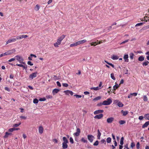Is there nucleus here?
Here are the masks:
<instances>
[{"mask_svg": "<svg viewBox=\"0 0 149 149\" xmlns=\"http://www.w3.org/2000/svg\"><path fill=\"white\" fill-rule=\"evenodd\" d=\"M112 101L111 98H109L107 100L104 101L102 102V104L104 105H107L110 104Z\"/></svg>", "mask_w": 149, "mask_h": 149, "instance_id": "nucleus-1", "label": "nucleus"}, {"mask_svg": "<svg viewBox=\"0 0 149 149\" xmlns=\"http://www.w3.org/2000/svg\"><path fill=\"white\" fill-rule=\"evenodd\" d=\"M16 59L19 62L21 63H22L24 64V63L23 62L24 59L21 56L19 55H17L15 56Z\"/></svg>", "mask_w": 149, "mask_h": 149, "instance_id": "nucleus-2", "label": "nucleus"}, {"mask_svg": "<svg viewBox=\"0 0 149 149\" xmlns=\"http://www.w3.org/2000/svg\"><path fill=\"white\" fill-rule=\"evenodd\" d=\"M37 72H36L35 73H33L32 74L30 75L29 77V78L30 79H32L36 77H37Z\"/></svg>", "mask_w": 149, "mask_h": 149, "instance_id": "nucleus-3", "label": "nucleus"}, {"mask_svg": "<svg viewBox=\"0 0 149 149\" xmlns=\"http://www.w3.org/2000/svg\"><path fill=\"white\" fill-rule=\"evenodd\" d=\"M87 137L88 139L91 143L93 141V139L95 138L93 136L91 135H88Z\"/></svg>", "mask_w": 149, "mask_h": 149, "instance_id": "nucleus-4", "label": "nucleus"}, {"mask_svg": "<svg viewBox=\"0 0 149 149\" xmlns=\"http://www.w3.org/2000/svg\"><path fill=\"white\" fill-rule=\"evenodd\" d=\"M17 40V37H16V38H12L9 39L6 42V44H8L9 43L14 42L16 41Z\"/></svg>", "mask_w": 149, "mask_h": 149, "instance_id": "nucleus-5", "label": "nucleus"}, {"mask_svg": "<svg viewBox=\"0 0 149 149\" xmlns=\"http://www.w3.org/2000/svg\"><path fill=\"white\" fill-rule=\"evenodd\" d=\"M77 132L73 134L74 136H79L81 132L79 128H77Z\"/></svg>", "mask_w": 149, "mask_h": 149, "instance_id": "nucleus-6", "label": "nucleus"}, {"mask_svg": "<svg viewBox=\"0 0 149 149\" xmlns=\"http://www.w3.org/2000/svg\"><path fill=\"white\" fill-rule=\"evenodd\" d=\"M17 40H20L22 38H25L28 37V36L26 35H19L18 36H17Z\"/></svg>", "mask_w": 149, "mask_h": 149, "instance_id": "nucleus-7", "label": "nucleus"}, {"mask_svg": "<svg viewBox=\"0 0 149 149\" xmlns=\"http://www.w3.org/2000/svg\"><path fill=\"white\" fill-rule=\"evenodd\" d=\"M114 102L115 103H117V105L119 107H122L123 106V104L120 102H118V100H116L114 101Z\"/></svg>", "mask_w": 149, "mask_h": 149, "instance_id": "nucleus-8", "label": "nucleus"}, {"mask_svg": "<svg viewBox=\"0 0 149 149\" xmlns=\"http://www.w3.org/2000/svg\"><path fill=\"white\" fill-rule=\"evenodd\" d=\"M114 118L112 117L108 118L107 119V122L108 123H111L114 120Z\"/></svg>", "mask_w": 149, "mask_h": 149, "instance_id": "nucleus-9", "label": "nucleus"}, {"mask_svg": "<svg viewBox=\"0 0 149 149\" xmlns=\"http://www.w3.org/2000/svg\"><path fill=\"white\" fill-rule=\"evenodd\" d=\"M64 92L67 95H69V94L71 95H72L73 94V92L67 90L66 91H64Z\"/></svg>", "mask_w": 149, "mask_h": 149, "instance_id": "nucleus-10", "label": "nucleus"}, {"mask_svg": "<svg viewBox=\"0 0 149 149\" xmlns=\"http://www.w3.org/2000/svg\"><path fill=\"white\" fill-rule=\"evenodd\" d=\"M103 116L102 114H100L95 116L94 118L95 119H100L103 117Z\"/></svg>", "mask_w": 149, "mask_h": 149, "instance_id": "nucleus-11", "label": "nucleus"}, {"mask_svg": "<svg viewBox=\"0 0 149 149\" xmlns=\"http://www.w3.org/2000/svg\"><path fill=\"white\" fill-rule=\"evenodd\" d=\"M86 41H87V40H86L84 39V40H82L79 41L77 42L78 45H79L84 43L86 42Z\"/></svg>", "mask_w": 149, "mask_h": 149, "instance_id": "nucleus-12", "label": "nucleus"}, {"mask_svg": "<svg viewBox=\"0 0 149 149\" xmlns=\"http://www.w3.org/2000/svg\"><path fill=\"white\" fill-rule=\"evenodd\" d=\"M59 91L60 90L59 89L56 88L54 89L53 90L52 93L53 95H54L59 92Z\"/></svg>", "mask_w": 149, "mask_h": 149, "instance_id": "nucleus-13", "label": "nucleus"}, {"mask_svg": "<svg viewBox=\"0 0 149 149\" xmlns=\"http://www.w3.org/2000/svg\"><path fill=\"white\" fill-rule=\"evenodd\" d=\"M128 54H125L123 58L125 60V61L126 62H129V59H128Z\"/></svg>", "mask_w": 149, "mask_h": 149, "instance_id": "nucleus-14", "label": "nucleus"}, {"mask_svg": "<svg viewBox=\"0 0 149 149\" xmlns=\"http://www.w3.org/2000/svg\"><path fill=\"white\" fill-rule=\"evenodd\" d=\"M103 110H99L95 111L94 112V114L95 115L99 114V113H102L103 112Z\"/></svg>", "mask_w": 149, "mask_h": 149, "instance_id": "nucleus-15", "label": "nucleus"}, {"mask_svg": "<svg viewBox=\"0 0 149 149\" xmlns=\"http://www.w3.org/2000/svg\"><path fill=\"white\" fill-rule=\"evenodd\" d=\"M61 43V42L57 39V42L54 44V46L55 47H58V45H60Z\"/></svg>", "mask_w": 149, "mask_h": 149, "instance_id": "nucleus-16", "label": "nucleus"}, {"mask_svg": "<svg viewBox=\"0 0 149 149\" xmlns=\"http://www.w3.org/2000/svg\"><path fill=\"white\" fill-rule=\"evenodd\" d=\"M38 131L39 133L42 134L43 132V128L42 126H40L38 128Z\"/></svg>", "mask_w": 149, "mask_h": 149, "instance_id": "nucleus-17", "label": "nucleus"}, {"mask_svg": "<svg viewBox=\"0 0 149 149\" xmlns=\"http://www.w3.org/2000/svg\"><path fill=\"white\" fill-rule=\"evenodd\" d=\"M65 36L64 35H63L61 36L60 37H59L58 39L59 41H60L61 42L62 40L65 37Z\"/></svg>", "mask_w": 149, "mask_h": 149, "instance_id": "nucleus-18", "label": "nucleus"}, {"mask_svg": "<svg viewBox=\"0 0 149 149\" xmlns=\"http://www.w3.org/2000/svg\"><path fill=\"white\" fill-rule=\"evenodd\" d=\"M62 143V147L63 149L67 148L68 147V145L67 143Z\"/></svg>", "mask_w": 149, "mask_h": 149, "instance_id": "nucleus-19", "label": "nucleus"}, {"mask_svg": "<svg viewBox=\"0 0 149 149\" xmlns=\"http://www.w3.org/2000/svg\"><path fill=\"white\" fill-rule=\"evenodd\" d=\"M15 52V49H12L10 50H9L7 51V52L8 53L9 55Z\"/></svg>", "mask_w": 149, "mask_h": 149, "instance_id": "nucleus-20", "label": "nucleus"}, {"mask_svg": "<svg viewBox=\"0 0 149 149\" xmlns=\"http://www.w3.org/2000/svg\"><path fill=\"white\" fill-rule=\"evenodd\" d=\"M16 65H17L18 66L22 67L24 69H26L27 68V65H24L21 64H16Z\"/></svg>", "mask_w": 149, "mask_h": 149, "instance_id": "nucleus-21", "label": "nucleus"}, {"mask_svg": "<svg viewBox=\"0 0 149 149\" xmlns=\"http://www.w3.org/2000/svg\"><path fill=\"white\" fill-rule=\"evenodd\" d=\"M149 125V121L146 122L143 125L142 127L144 128L146 127Z\"/></svg>", "mask_w": 149, "mask_h": 149, "instance_id": "nucleus-22", "label": "nucleus"}, {"mask_svg": "<svg viewBox=\"0 0 149 149\" xmlns=\"http://www.w3.org/2000/svg\"><path fill=\"white\" fill-rule=\"evenodd\" d=\"M111 58L113 60H117L118 58V57L116 55H113L111 56Z\"/></svg>", "mask_w": 149, "mask_h": 149, "instance_id": "nucleus-23", "label": "nucleus"}, {"mask_svg": "<svg viewBox=\"0 0 149 149\" xmlns=\"http://www.w3.org/2000/svg\"><path fill=\"white\" fill-rule=\"evenodd\" d=\"M12 134L11 133H8V132H6L5 133V135L4 136V138H7L9 135H10Z\"/></svg>", "mask_w": 149, "mask_h": 149, "instance_id": "nucleus-24", "label": "nucleus"}, {"mask_svg": "<svg viewBox=\"0 0 149 149\" xmlns=\"http://www.w3.org/2000/svg\"><path fill=\"white\" fill-rule=\"evenodd\" d=\"M121 112L123 116H125L128 113V112L127 111H123V110H122Z\"/></svg>", "mask_w": 149, "mask_h": 149, "instance_id": "nucleus-25", "label": "nucleus"}, {"mask_svg": "<svg viewBox=\"0 0 149 149\" xmlns=\"http://www.w3.org/2000/svg\"><path fill=\"white\" fill-rule=\"evenodd\" d=\"M101 89V88H99V87H92L91 88V90L93 89L95 91H97V90L100 89Z\"/></svg>", "mask_w": 149, "mask_h": 149, "instance_id": "nucleus-26", "label": "nucleus"}, {"mask_svg": "<svg viewBox=\"0 0 149 149\" xmlns=\"http://www.w3.org/2000/svg\"><path fill=\"white\" fill-rule=\"evenodd\" d=\"M144 59V58L142 56H140L138 58V60L140 61H143Z\"/></svg>", "mask_w": 149, "mask_h": 149, "instance_id": "nucleus-27", "label": "nucleus"}, {"mask_svg": "<svg viewBox=\"0 0 149 149\" xmlns=\"http://www.w3.org/2000/svg\"><path fill=\"white\" fill-rule=\"evenodd\" d=\"M130 57L131 59L132 60L134 58V54L132 53H130L129 54Z\"/></svg>", "mask_w": 149, "mask_h": 149, "instance_id": "nucleus-28", "label": "nucleus"}, {"mask_svg": "<svg viewBox=\"0 0 149 149\" xmlns=\"http://www.w3.org/2000/svg\"><path fill=\"white\" fill-rule=\"evenodd\" d=\"M63 143H68V141L66 137H63Z\"/></svg>", "mask_w": 149, "mask_h": 149, "instance_id": "nucleus-29", "label": "nucleus"}, {"mask_svg": "<svg viewBox=\"0 0 149 149\" xmlns=\"http://www.w3.org/2000/svg\"><path fill=\"white\" fill-rule=\"evenodd\" d=\"M144 118L146 119L149 120V113L145 114L144 116Z\"/></svg>", "mask_w": 149, "mask_h": 149, "instance_id": "nucleus-30", "label": "nucleus"}, {"mask_svg": "<svg viewBox=\"0 0 149 149\" xmlns=\"http://www.w3.org/2000/svg\"><path fill=\"white\" fill-rule=\"evenodd\" d=\"M77 45H78V44L77 42L75 43L71 44L70 45V47H73L77 46Z\"/></svg>", "mask_w": 149, "mask_h": 149, "instance_id": "nucleus-31", "label": "nucleus"}, {"mask_svg": "<svg viewBox=\"0 0 149 149\" xmlns=\"http://www.w3.org/2000/svg\"><path fill=\"white\" fill-rule=\"evenodd\" d=\"M81 141L84 143H87L88 142V141L87 140L85 139L84 138L82 137L81 139Z\"/></svg>", "mask_w": 149, "mask_h": 149, "instance_id": "nucleus-32", "label": "nucleus"}, {"mask_svg": "<svg viewBox=\"0 0 149 149\" xmlns=\"http://www.w3.org/2000/svg\"><path fill=\"white\" fill-rule=\"evenodd\" d=\"M144 23H145L144 22H141L140 23H137L135 25V26L136 27L142 26Z\"/></svg>", "mask_w": 149, "mask_h": 149, "instance_id": "nucleus-33", "label": "nucleus"}, {"mask_svg": "<svg viewBox=\"0 0 149 149\" xmlns=\"http://www.w3.org/2000/svg\"><path fill=\"white\" fill-rule=\"evenodd\" d=\"M107 142L108 143H110L111 141V139L110 137H108L107 139Z\"/></svg>", "mask_w": 149, "mask_h": 149, "instance_id": "nucleus-34", "label": "nucleus"}, {"mask_svg": "<svg viewBox=\"0 0 149 149\" xmlns=\"http://www.w3.org/2000/svg\"><path fill=\"white\" fill-rule=\"evenodd\" d=\"M119 85L118 84H116L113 86V90H116L118 87H119Z\"/></svg>", "mask_w": 149, "mask_h": 149, "instance_id": "nucleus-35", "label": "nucleus"}, {"mask_svg": "<svg viewBox=\"0 0 149 149\" xmlns=\"http://www.w3.org/2000/svg\"><path fill=\"white\" fill-rule=\"evenodd\" d=\"M101 97L98 96V97H97L94 98L93 99V100L94 101H96L98 100H100V99H101Z\"/></svg>", "mask_w": 149, "mask_h": 149, "instance_id": "nucleus-36", "label": "nucleus"}, {"mask_svg": "<svg viewBox=\"0 0 149 149\" xmlns=\"http://www.w3.org/2000/svg\"><path fill=\"white\" fill-rule=\"evenodd\" d=\"M98 132V135H97V138L99 139H100V137L101 135V133L100 132L99 130H97Z\"/></svg>", "mask_w": 149, "mask_h": 149, "instance_id": "nucleus-37", "label": "nucleus"}, {"mask_svg": "<svg viewBox=\"0 0 149 149\" xmlns=\"http://www.w3.org/2000/svg\"><path fill=\"white\" fill-rule=\"evenodd\" d=\"M123 140H124V138L123 137H121L120 141V144L121 145H123Z\"/></svg>", "mask_w": 149, "mask_h": 149, "instance_id": "nucleus-38", "label": "nucleus"}, {"mask_svg": "<svg viewBox=\"0 0 149 149\" xmlns=\"http://www.w3.org/2000/svg\"><path fill=\"white\" fill-rule=\"evenodd\" d=\"M149 63V62L148 61H146L145 62H144L143 63V66H146Z\"/></svg>", "mask_w": 149, "mask_h": 149, "instance_id": "nucleus-39", "label": "nucleus"}, {"mask_svg": "<svg viewBox=\"0 0 149 149\" xmlns=\"http://www.w3.org/2000/svg\"><path fill=\"white\" fill-rule=\"evenodd\" d=\"M39 9V6L38 4L36 5L35 7V10L36 11H38Z\"/></svg>", "mask_w": 149, "mask_h": 149, "instance_id": "nucleus-40", "label": "nucleus"}, {"mask_svg": "<svg viewBox=\"0 0 149 149\" xmlns=\"http://www.w3.org/2000/svg\"><path fill=\"white\" fill-rule=\"evenodd\" d=\"M143 100L145 102L147 101L148 98L146 95H144L143 96Z\"/></svg>", "mask_w": 149, "mask_h": 149, "instance_id": "nucleus-41", "label": "nucleus"}, {"mask_svg": "<svg viewBox=\"0 0 149 149\" xmlns=\"http://www.w3.org/2000/svg\"><path fill=\"white\" fill-rule=\"evenodd\" d=\"M125 120H121L119 121V123L120 125H123L125 124Z\"/></svg>", "mask_w": 149, "mask_h": 149, "instance_id": "nucleus-42", "label": "nucleus"}, {"mask_svg": "<svg viewBox=\"0 0 149 149\" xmlns=\"http://www.w3.org/2000/svg\"><path fill=\"white\" fill-rule=\"evenodd\" d=\"M38 102V100L37 99L35 98L33 100V102L34 104H37Z\"/></svg>", "mask_w": 149, "mask_h": 149, "instance_id": "nucleus-43", "label": "nucleus"}, {"mask_svg": "<svg viewBox=\"0 0 149 149\" xmlns=\"http://www.w3.org/2000/svg\"><path fill=\"white\" fill-rule=\"evenodd\" d=\"M111 77L112 79H113V80H115L116 79L115 78L114 76V74L113 73L111 74Z\"/></svg>", "mask_w": 149, "mask_h": 149, "instance_id": "nucleus-44", "label": "nucleus"}, {"mask_svg": "<svg viewBox=\"0 0 149 149\" xmlns=\"http://www.w3.org/2000/svg\"><path fill=\"white\" fill-rule=\"evenodd\" d=\"M20 124H21L20 123H18V124H17V123L13 125V127H17L18 126H19Z\"/></svg>", "mask_w": 149, "mask_h": 149, "instance_id": "nucleus-45", "label": "nucleus"}, {"mask_svg": "<svg viewBox=\"0 0 149 149\" xmlns=\"http://www.w3.org/2000/svg\"><path fill=\"white\" fill-rule=\"evenodd\" d=\"M129 40L128 39V40H127L124 41H123L120 44V45H122V44H125V43H126V42H127Z\"/></svg>", "mask_w": 149, "mask_h": 149, "instance_id": "nucleus-46", "label": "nucleus"}, {"mask_svg": "<svg viewBox=\"0 0 149 149\" xmlns=\"http://www.w3.org/2000/svg\"><path fill=\"white\" fill-rule=\"evenodd\" d=\"M99 141H96L93 144V145L95 146H97L98 145Z\"/></svg>", "mask_w": 149, "mask_h": 149, "instance_id": "nucleus-47", "label": "nucleus"}, {"mask_svg": "<svg viewBox=\"0 0 149 149\" xmlns=\"http://www.w3.org/2000/svg\"><path fill=\"white\" fill-rule=\"evenodd\" d=\"M136 147L137 149H139L140 148V143L139 142H137L136 145Z\"/></svg>", "mask_w": 149, "mask_h": 149, "instance_id": "nucleus-48", "label": "nucleus"}, {"mask_svg": "<svg viewBox=\"0 0 149 149\" xmlns=\"http://www.w3.org/2000/svg\"><path fill=\"white\" fill-rule=\"evenodd\" d=\"M101 142L102 143H104L105 144H106V141L104 139H103L101 141Z\"/></svg>", "mask_w": 149, "mask_h": 149, "instance_id": "nucleus-49", "label": "nucleus"}, {"mask_svg": "<svg viewBox=\"0 0 149 149\" xmlns=\"http://www.w3.org/2000/svg\"><path fill=\"white\" fill-rule=\"evenodd\" d=\"M14 128H10L8 130V131L10 132H13V131L14 130Z\"/></svg>", "mask_w": 149, "mask_h": 149, "instance_id": "nucleus-50", "label": "nucleus"}, {"mask_svg": "<svg viewBox=\"0 0 149 149\" xmlns=\"http://www.w3.org/2000/svg\"><path fill=\"white\" fill-rule=\"evenodd\" d=\"M46 97L47 99H51L52 98V96L51 95H47L46 96Z\"/></svg>", "mask_w": 149, "mask_h": 149, "instance_id": "nucleus-51", "label": "nucleus"}, {"mask_svg": "<svg viewBox=\"0 0 149 149\" xmlns=\"http://www.w3.org/2000/svg\"><path fill=\"white\" fill-rule=\"evenodd\" d=\"M70 141L72 144H73L74 143V141L72 138V137H70Z\"/></svg>", "mask_w": 149, "mask_h": 149, "instance_id": "nucleus-52", "label": "nucleus"}, {"mask_svg": "<svg viewBox=\"0 0 149 149\" xmlns=\"http://www.w3.org/2000/svg\"><path fill=\"white\" fill-rule=\"evenodd\" d=\"M74 96H75L77 98H81V95H74Z\"/></svg>", "mask_w": 149, "mask_h": 149, "instance_id": "nucleus-53", "label": "nucleus"}, {"mask_svg": "<svg viewBox=\"0 0 149 149\" xmlns=\"http://www.w3.org/2000/svg\"><path fill=\"white\" fill-rule=\"evenodd\" d=\"M135 146V143H133V142H132L131 143V147L132 148H133Z\"/></svg>", "mask_w": 149, "mask_h": 149, "instance_id": "nucleus-54", "label": "nucleus"}, {"mask_svg": "<svg viewBox=\"0 0 149 149\" xmlns=\"http://www.w3.org/2000/svg\"><path fill=\"white\" fill-rule=\"evenodd\" d=\"M147 17H144V21H145L146 22H147V21L149 20V17H148V19H147V18H146Z\"/></svg>", "mask_w": 149, "mask_h": 149, "instance_id": "nucleus-55", "label": "nucleus"}, {"mask_svg": "<svg viewBox=\"0 0 149 149\" xmlns=\"http://www.w3.org/2000/svg\"><path fill=\"white\" fill-rule=\"evenodd\" d=\"M46 100V99L45 98H41L39 99V100L40 101H45Z\"/></svg>", "mask_w": 149, "mask_h": 149, "instance_id": "nucleus-56", "label": "nucleus"}, {"mask_svg": "<svg viewBox=\"0 0 149 149\" xmlns=\"http://www.w3.org/2000/svg\"><path fill=\"white\" fill-rule=\"evenodd\" d=\"M27 64L28 65L31 66L33 65V64L30 61H28L27 62Z\"/></svg>", "mask_w": 149, "mask_h": 149, "instance_id": "nucleus-57", "label": "nucleus"}, {"mask_svg": "<svg viewBox=\"0 0 149 149\" xmlns=\"http://www.w3.org/2000/svg\"><path fill=\"white\" fill-rule=\"evenodd\" d=\"M62 85L63 86L65 87H67L68 86V84L67 83H63Z\"/></svg>", "mask_w": 149, "mask_h": 149, "instance_id": "nucleus-58", "label": "nucleus"}, {"mask_svg": "<svg viewBox=\"0 0 149 149\" xmlns=\"http://www.w3.org/2000/svg\"><path fill=\"white\" fill-rule=\"evenodd\" d=\"M131 95H133L134 96H136L137 95V93H131Z\"/></svg>", "mask_w": 149, "mask_h": 149, "instance_id": "nucleus-59", "label": "nucleus"}, {"mask_svg": "<svg viewBox=\"0 0 149 149\" xmlns=\"http://www.w3.org/2000/svg\"><path fill=\"white\" fill-rule=\"evenodd\" d=\"M56 84L57 86L59 87H61V85L60 82L58 81H57L56 82Z\"/></svg>", "mask_w": 149, "mask_h": 149, "instance_id": "nucleus-60", "label": "nucleus"}, {"mask_svg": "<svg viewBox=\"0 0 149 149\" xmlns=\"http://www.w3.org/2000/svg\"><path fill=\"white\" fill-rule=\"evenodd\" d=\"M4 89L5 90L7 91L8 92H10V89L7 87H5Z\"/></svg>", "mask_w": 149, "mask_h": 149, "instance_id": "nucleus-61", "label": "nucleus"}, {"mask_svg": "<svg viewBox=\"0 0 149 149\" xmlns=\"http://www.w3.org/2000/svg\"><path fill=\"white\" fill-rule=\"evenodd\" d=\"M20 117L21 118L24 120L26 119V117L23 116H20Z\"/></svg>", "mask_w": 149, "mask_h": 149, "instance_id": "nucleus-62", "label": "nucleus"}, {"mask_svg": "<svg viewBox=\"0 0 149 149\" xmlns=\"http://www.w3.org/2000/svg\"><path fill=\"white\" fill-rule=\"evenodd\" d=\"M15 60V58H13L10 59V60H9L8 61L9 62H11V61H14Z\"/></svg>", "mask_w": 149, "mask_h": 149, "instance_id": "nucleus-63", "label": "nucleus"}, {"mask_svg": "<svg viewBox=\"0 0 149 149\" xmlns=\"http://www.w3.org/2000/svg\"><path fill=\"white\" fill-rule=\"evenodd\" d=\"M143 118V116H140L139 117V119L140 120H142Z\"/></svg>", "mask_w": 149, "mask_h": 149, "instance_id": "nucleus-64", "label": "nucleus"}]
</instances>
